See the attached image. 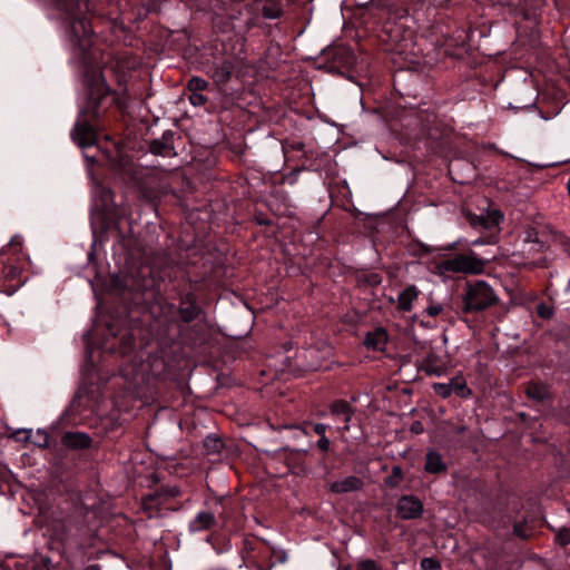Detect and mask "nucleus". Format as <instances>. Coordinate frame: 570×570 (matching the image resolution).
Wrapping results in <instances>:
<instances>
[{
	"mask_svg": "<svg viewBox=\"0 0 570 570\" xmlns=\"http://www.w3.org/2000/svg\"><path fill=\"white\" fill-rule=\"evenodd\" d=\"M108 97L109 88L105 80L98 77L89 89L88 107L80 112L71 131V137L78 146L85 148L96 142L94 121L98 118L100 108Z\"/></svg>",
	"mask_w": 570,
	"mask_h": 570,
	"instance_id": "obj_1",
	"label": "nucleus"
},
{
	"mask_svg": "<svg viewBox=\"0 0 570 570\" xmlns=\"http://www.w3.org/2000/svg\"><path fill=\"white\" fill-rule=\"evenodd\" d=\"M89 8L83 12L67 13L70 18V40L86 56L94 45L92 27L88 19Z\"/></svg>",
	"mask_w": 570,
	"mask_h": 570,
	"instance_id": "obj_2",
	"label": "nucleus"
},
{
	"mask_svg": "<svg viewBox=\"0 0 570 570\" xmlns=\"http://www.w3.org/2000/svg\"><path fill=\"white\" fill-rule=\"evenodd\" d=\"M497 301L493 289L485 282L478 281L466 285L462 309L464 313L480 312L494 305Z\"/></svg>",
	"mask_w": 570,
	"mask_h": 570,
	"instance_id": "obj_3",
	"label": "nucleus"
},
{
	"mask_svg": "<svg viewBox=\"0 0 570 570\" xmlns=\"http://www.w3.org/2000/svg\"><path fill=\"white\" fill-rule=\"evenodd\" d=\"M485 262L473 252L469 254H456L439 263L441 273L481 274L484 271Z\"/></svg>",
	"mask_w": 570,
	"mask_h": 570,
	"instance_id": "obj_4",
	"label": "nucleus"
},
{
	"mask_svg": "<svg viewBox=\"0 0 570 570\" xmlns=\"http://www.w3.org/2000/svg\"><path fill=\"white\" fill-rule=\"evenodd\" d=\"M245 10L252 16L247 22L248 27L256 26L259 16L265 19H278L283 14L281 4L273 0H254L245 6Z\"/></svg>",
	"mask_w": 570,
	"mask_h": 570,
	"instance_id": "obj_5",
	"label": "nucleus"
},
{
	"mask_svg": "<svg viewBox=\"0 0 570 570\" xmlns=\"http://www.w3.org/2000/svg\"><path fill=\"white\" fill-rule=\"evenodd\" d=\"M397 515L403 520L417 519L423 513L421 500L414 495H403L396 504Z\"/></svg>",
	"mask_w": 570,
	"mask_h": 570,
	"instance_id": "obj_6",
	"label": "nucleus"
},
{
	"mask_svg": "<svg viewBox=\"0 0 570 570\" xmlns=\"http://www.w3.org/2000/svg\"><path fill=\"white\" fill-rule=\"evenodd\" d=\"M121 375L134 387L140 386L147 380L145 365L141 362L138 363L136 361L125 365L121 368Z\"/></svg>",
	"mask_w": 570,
	"mask_h": 570,
	"instance_id": "obj_7",
	"label": "nucleus"
},
{
	"mask_svg": "<svg viewBox=\"0 0 570 570\" xmlns=\"http://www.w3.org/2000/svg\"><path fill=\"white\" fill-rule=\"evenodd\" d=\"M216 517L210 511H199L196 517L189 522L190 532H202L212 530L216 525Z\"/></svg>",
	"mask_w": 570,
	"mask_h": 570,
	"instance_id": "obj_8",
	"label": "nucleus"
},
{
	"mask_svg": "<svg viewBox=\"0 0 570 570\" xmlns=\"http://www.w3.org/2000/svg\"><path fill=\"white\" fill-rule=\"evenodd\" d=\"M465 218L469 222V224L473 227H481V228H492L497 226L500 220L502 219V215L498 212H493L492 214L487 215H476L472 213H466Z\"/></svg>",
	"mask_w": 570,
	"mask_h": 570,
	"instance_id": "obj_9",
	"label": "nucleus"
},
{
	"mask_svg": "<svg viewBox=\"0 0 570 570\" xmlns=\"http://www.w3.org/2000/svg\"><path fill=\"white\" fill-rule=\"evenodd\" d=\"M363 481L354 475L346 476L342 480H337L333 482L330 487L331 491L334 493H348L353 491H358L363 488Z\"/></svg>",
	"mask_w": 570,
	"mask_h": 570,
	"instance_id": "obj_10",
	"label": "nucleus"
},
{
	"mask_svg": "<svg viewBox=\"0 0 570 570\" xmlns=\"http://www.w3.org/2000/svg\"><path fill=\"white\" fill-rule=\"evenodd\" d=\"M61 441L65 446L73 450L87 449L91 444L90 436L82 432H67Z\"/></svg>",
	"mask_w": 570,
	"mask_h": 570,
	"instance_id": "obj_11",
	"label": "nucleus"
},
{
	"mask_svg": "<svg viewBox=\"0 0 570 570\" xmlns=\"http://www.w3.org/2000/svg\"><path fill=\"white\" fill-rule=\"evenodd\" d=\"M419 368L430 376H441L446 371L444 363L433 354L424 357Z\"/></svg>",
	"mask_w": 570,
	"mask_h": 570,
	"instance_id": "obj_12",
	"label": "nucleus"
},
{
	"mask_svg": "<svg viewBox=\"0 0 570 570\" xmlns=\"http://www.w3.org/2000/svg\"><path fill=\"white\" fill-rule=\"evenodd\" d=\"M446 464L442 455L436 451H429L425 455L424 470L428 473L440 474L446 472Z\"/></svg>",
	"mask_w": 570,
	"mask_h": 570,
	"instance_id": "obj_13",
	"label": "nucleus"
},
{
	"mask_svg": "<svg viewBox=\"0 0 570 570\" xmlns=\"http://www.w3.org/2000/svg\"><path fill=\"white\" fill-rule=\"evenodd\" d=\"M199 312L200 308L189 295L181 299L179 306V314L184 322L189 323L194 321L199 315Z\"/></svg>",
	"mask_w": 570,
	"mask_h": 570,
	"instance_id": "obj_14",
	"label": "nucleus"
},
{
	"mask_svg": "<svg viewBox=\"0 0 570 570\" xmlns=\"http://www.w3.org/2000/svg\"><path fill=\"white\" fill-rule=\"evenodd\" d=\"M420 291L415 285H409L402 291L397 297V308L403 312L412 309V303L417 298Z\"/></svg>",
	"mask_w": 570,
	"mask_h": 570,
	"instance_id": "obj_15",
	"label": "nucleus"
},
{
	"mask_svg": "<svg viewBox=\"0 0 570 570\" xmlns=\"http://www.w3.org/2000/svg\"><path fill=\"white\" fill-rule=\"evenodd\" d=\"M57 9L66 13L83 12L88 9V0H49Z\"/></svg>",
	"mask_w": 570,
	"mask_h": 570,
	"instance_id": "obj_16",
	"label": "nucleus"
},
{
	"mask_svg": "<svg viewBox=\"0 0 570 570\" xmlns=\"http://www.w3.org/2000/svg\"><path fill=\"white\" fill-rule=\"evenodd\" d=\"M525 393L529 399L538 402H543L551 396L549 387L541 382H530L525 387Z\"/></svg>",
	"mask_w": 570,
	"mask_h": 570,
	"instance_id": "obj_17",
	"label": "nucleus"
},
{
	"mask_svg": "<svg viewBox=\"0 0 570 570\" xmlns=\"http://www.w3.org/2000/svg\"><path fill=\"white\" fill-rule=\"evenodd\" d=\"M450 391L458 396L465 399L471 395V390L468 387L466 380L462 375H456L448 383Z\"/></svg>",
	"mask_w": 570,
	"mask_h": 570,
	"instance_id": "obj_18",
	"label": "nucleus"
},
{
	"mask_svg": "<svg viewBox=\"0 0 570 570\" xmlns=\"http://www.w3.org/2000/svg\"><path fill=\"white\" fill-rule=\"evenodd\" d=\"M386 343V334L384 330H377L373 333H367L364 344L367 348L382 350Z\"/></svg>",
	"mask_w": 570,
	"mask_h": 570,
	"instance_id": "obj_19",
	"label": "nucleus"
},
{
	"mask_svg": "<svg viewBox=\"0 0 570 570\" xmlns=\"http://www.w3.org/2000/svg\"><path fill=\"white\" fill-rule=\"evenodd\" d=\"M232 71V63L228 61H224L214 68L213 78L217 83H225L230 79Z\"/></svg>",
	"mask_w": 570,
	"mask_h": 570,
	"instance_id": "obj_20",
	"label": "nucleus"
},
{
	"mask_svg": "<svg viewBox=\"0 0 570 570\" xmlns=\"http://www.w3.org/2000/svg\"><path fill=\"white\" fill-rule=\"evenodd\" d=\"M331 413L336 416L353 415L354 410L348 402L344 400H338L331 405Z\"/></svg>",
	"mask_w": 570,
	"mask_h": 570,
	"instance_id": "obj_21",
	"label": "nucleus"
},
{
	"mask_svg": "<svg viewBox=\"0 0 570 570\" xmlns=\"http://www.w3.org/2000/svg\"><path fill=\"white\" fill-rule=\"evenodd\" d=\"M529 245L530 252H541L544 248V243L539 238L538 232L529 229L524 239Z\"/></svg>",
	"mask_w": 570,
	"mask_h": 570,
	"instance_id": "obj_22",
	"label": "nucleus"
},
{
	"mask_svg": "<svg viewBox=\"0 0 570 570\" xmlns=\"http://www.w3.org/2000/svg\"><path fill=\"white\" fill-rule=\"evenodd\" d=\"M204 448L207 453H219L223 449V441L217 436H207L204 440Z\"/></svg>",
	"mask_w": 570,
	"mask_h": 570,
	"instance_id": "obj_23",
	"label": "nucleus"
},
{
	"mask_svg": "<svg viewBox=\"0 0 570 570\" xmlns=\"http://www.w3.org/2000/svg\"><path fill=\"white\" fill-rule=\"evenodd\" d=\"M402 480H403V471H402L401 466L394 465L392 468L391 474L385 478V484L391 488H396L400 485Z\"/></svg>",
	"mask_w": 570,
	"mask_h": 570,
	"instance_id": "obj_24",
	"label": "nucleus"
},
{
	"mask_svg": "<svg viewBox=\"0 0 570 570\" xmlns=\"http://www.w3.org/2000/svg\"><path fill=\"white\" fill-rule=\"evenodd\" d=\"M208 87V82L200 77H191L187 82V89L190 92H202Z\"/></svg>",
	"mask_w": 570,
	"mask_h": 570,
	"instance_id": "obj_25",
	"label": "nucleus"
},
{
	"mask_svg": "<svg viewBox=\"0 0 570 570\" xmlns=\"http://www.w3.org/2000/svg\"><path fill=\"white\" fill-rule=\"evenodd\" d=\"M432 389L436 395L443 399H448L452 394L448 383H434Z\"/></svg>",
	"mask_w": 570,
	"mask_h": 570,
	"instance_id": "obj_26",
	"label": "nucleus"
},
{
	"mask_svg": "<svg viewBox=\"0 0 570 570\" xmlns=\"http://www.w3.org/2000/svg\"><path fill=\"white\" fill-rule=\"evenodd\" d=\"M537 314L544 320H549L553 316V308L544 303L537 306Z\"/></svg>",
	"mask_w": 570,
	"mask_h": 570,
	"instance_id": "obj_27",
	"label": "nucleus"
},
{
	"mask_svg": "<svg viewBox=\"0 0 570 570\" xmlns=\"http://www.w3.org/2000/svg\"><path fill=\"white\" fill-rule=\"evenodd\" d=\"M134 345V338L131 335L127 334L121 337L120 353L122 355L128 354Z\"/></svg>",
	"mask_w": 570,
	"mask_h": 570,
	"instance_id": "obj_28",
	"label": "nucleus"
},
{
	"mask_svg": "<svg viewBox=\"0 0 570 570\" xmlns=\"http://www.w3.org/2000/svg\"><path fill=\"white\" fill-rule=\"evenodd\" d=\"M356 570H382V568L374 560L366 559V560H361L357 563Z\"/></svg>",
	"mask_w": 570,
	"mask_h": 570,
	"instance_id": "obj_29",
	"label": "nucleus"
},
{
	"mask_svg": "<svg viewBox=\"0 0 570 570\" xmlns=\"http://www.w3.org/2000/svg\"><path fill=\"white\" fill-rule=\"evenodd\" d=\"M556 540L561 546H567L570 543V530L562 528L556 534Z\"/></svg>",
	"mask_w": 570,
	"mask_h": 570,
	"instance_id": "obj_30",
	"label": "nucleus"
},
{
	"mask_svg": "<svg viewBox=\"0 0 570 570\" xmlns=\"http://www.w3.org/2000/svg\"><path fill=\"white\" fill-rule=\"evenodd\" d=\"M440 562L433 558H423L421 560V568L423 570H436L440 569Z\"/></svg>",
	"mask_w": 570,
	"mask_h": 570,
	"instance_id": "obj_31",
	"label": "nucleus"
},
{
	"mask_svg": "<svg viewBox=\"0 0 570 570\" xmlns=\"http://www.w3.org/2000/svg\"><path fill=\"white\" fill-rule=\"evenodd\" d=\"M189 101L194 106H203L206 104L207 98L202 92H190Z\"/></svg>",
	"mask_w": 570,
	"mask_h": 570,
	"instance_id": "obj_32",
	"label": "nucleus"
},
{
	"mask_svg": "<svg viewBox=\"0 0 570 570\" xmlns=\"http://www.w3.org/2000/svg\"><path fill=\"white\" fill-rule=\"evenodd\" d=\"M443 311V307L442 305L438 304V305H430L428 308H426V314L429 316H432V317H435L438 316L441 312Z\"/></svg>",
	"mask_w": 570,
	"mask_h": 570,
	"instance_id": "obj_33",
	"label": "nucleus"
},
{
	"mask_svg": "<svg viewBox=\"0 0 570 570\" xmlns=\"http://www.w3.org/2000/svg\"><path fill=\"white\" fill-rule=\"evenodd\" d=\"M101 196L106 206H108V204L112 202V191L110 189L102 188Z\"/></svg>",
	"mask_w": 570,
	"mask_h": 570,
	"instance_id": "obj_34",
	"label": "nucleus"
},
{
	"mask_svg": "<svg viewBox=\"0 0 570 570\" xmlns=\"http://www.w3.org/2000/svg\"><path fill=\"white\" fill-rule=\"evenodd\" d=\"M317 446L321 451H327L330 449V440L326 436H321L317 441Z\"/></svg>",
	"mask_w": 570,
	"mask_h": 570,
	"instance_id": "obj_35",
	"label": "nucleus"
},
{
	"mask_svg": "<svg viewBox=\"0 0 570 570\" xmlns=\"http://www.w3.org/2000/svg\"><path fill=\"white\" fill-rule=\"evenodd\" d=\"M314 432L320 435V436H325V432L327 430V426L325 424H322V423H317L314 425L313 428Z\"/></svg>",
	"mask_w": 570,
	"mask_h": 570,
	"instance_id": "obj_36",
	"label": "nucleus"
},
{
	"mask_svg": "<svg viewBox=\"0 0 570 570\" xmlns=\"http://www.w3.org/2000/svg\"><path fill=\"white\" fill-rule=\"evenodd\" d=\"M514 532L517 535L521 537V538H527L528 535L523 532V529H521V527L519 524H515L514 525Z\"/></svg>",
	"mask_w": 570,
	"mask_h": 570,
	"instance_id": "obj_37",
	"label": "nucleus"
},
{
	"mask_svg": "<svg viewBox=\"0 0 570 570\" xmlns=\"http://www.w3.org/2000/svg\"><path fill=\"white\" fill-rule=\"evenodd\" d=\"M344 416V422H345V425L342 428L343 431H348L350 430V421L352 419L353 415H343Z\"/></svg>",
	"mask_w": 570,
	"mask_h": 570,
	"instance_id": "obj_38",
	"label": "nucleus"
},
{
	"mask_svg": "<svg viewBox=\"0 0 570 570\" xmlns=\"http://www.w3.org/2000/svg\"><path fill=\"white\" fill-rule=\"evenodd\" d=\"M17 434L22 435V438H19V440H24V441H27L30 436L29 431H27V430L18 431Z\"/></svg>",
	"mask_w": 570,
	"mask_h": 570,
	"instance_id": "obj_39",
	"label": "nucleus"
},
{
	"mask_svg": "<svg viewBox=\"0 0 570 570\" xmlns=\"http://www.w3.org/2000/svg\"><path fill=\"white\" fill-rule=\"evenodd\" d=\"M178 494H179V490H178L177 488H171V489L169 490V495H170V497H176V495H178Z\"/></svg>",
	"mask_w": 570,
	"mask_h": 570,
	"instance_id": "obj_40",
	"label": "nucleus"
},
{
	"mask_svg": "<svg viewBox=\"0 0 570 570\" xmlns=\"http://www.w3.org/2000/svg\"><path fill=\"white\" fill-rule=\"evenodd\" d=\"M151 149L155 153H159V149H158V142L157 141H154L153 145H151Z\"/></svg>",
	"mask_w": 570,
	"mask_h": 570,
	"instance_id": "obj_41",
	"label": "nucleus"
},
{
	"mask_svg": "<svg viewBox=\"0 0 570 570\" xmlns=\"http://www.w3.org/2000/svg\"><path fill=\"white\" fill-rule=\"evenodd\" d=\"M87 570H98L97 567L92 566L90 568H88Z\"/></svg>",
	"mask_w": 570,
	"mask_h": 570,
	"instance_id": "obj_42",
	"label": "nucleus"
}]
</instances>
